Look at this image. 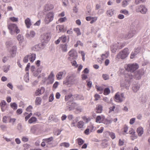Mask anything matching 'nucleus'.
Masks as SVG:
<instances>
[{
	"instance_id": "1",
	"label": "nucleus",
	"mask_w": 150,
	"mask_h": 150,
	"mask_svg": "<svg viewBox=\"0 0 150 150\" xmlns=\"http://www.w3.org/2000/svg\"><path fill=\"white\" fill-rule=\"evenodd\" d=\"M129 52L127 48H126L120 51L117 55V57L118 59H123L127 57Z\"/></svg>"
},
{
	"instance_id": "2",
	"label": "nucleus",
	"mask_w": 150,
	"mask_h": 150,
	"mask_svg": "<svg viewBox=\"0 0 150 150\" xmlns=\"http://www.w3.org/2000/svg\"><path fill=\"white\" fill-rule=\"evenodd\" d=\"M7 27L9 30L10 33L11 35L15 33L18 34L20 32L19 30L15 24L10 23L8 24Z\"/></svg>"
},
{
	"instance_id": "3",
	"label": "nucleus",
	"mask_w": 150,
	"mask_h": 150,
	"mask_svg": "<svg viewBox=\"0 0 150 150\" xmlns=\"http://www.w3.org/2000/svg\"><path fill=\"white\" fill-rule=\"evenodd\" d=\"M139 67L138 65L136 63L128 64L125 66L126 69L131 72H133Z\"/></svg>"
},
{
	"instance_id": "4",
	"label": "nucleus",
	"mask_w": 150,
	"mask_h": 150,
	"mask_svg": "<svg viewBox=\"0 0 150 150\" xmlns=\"http://www.w3.org/2000/svg\"><path fill=\"white\" fill-rule=\"evenodd\" d=\"M76 81L74 76L71 75L67 77L66 81H64L63 84L67 85L69 84H73L75 83Z\"/></svg>"
},
{
	"instance_id": "5",
	"label": "nucleus",
	"mask_w": 150,
	"mask_h": 150,
	"mask_svg": "<svg viewBox=\"0 0 150 150\" xmlns=\"http://www.w3.org/2000/svg\"><path fill=\"white\" fill-rule=\"evenodd\" d=\"M50 35L49 33H44L40 37L41 41L47 42L50 39Z\"/></svg>"
},
{
	"instance_id": "6",
	"label": "nucleus",
	"mask_w": 150,
	"mask_h": 150,
	"mask_svg": "<svg viewBox=\"0 0 150 150\" xmlns=\"http://www.w3.org/2000/svg\"><path fill=\"white\" fill-rule=\"evenodd\" d=\"M54 17L53 13L50 12L47 14L45 18V22L46 24L49 23L53 19Z\"/></svg>"
},
{
	"instance_id": "7",
	"label": "nucleus",
	"mask_w": 150,
	"mask_h": 150,
	"mask_svg": "<svg viewBox=\"0 0 150 150\" xmlns=\"http://www.w3.org/2000/svg\"><path fill=\"white\" fill-rule=\"evenodd\" d=\"M136 10L137 12H140L142 14L145 13L147 11V8L143 5H141L137 7Z\"/></svg>"
},
{
	"instance_id": "8",
	"label": "nucleus",
	"mask_w": 150,
	"mask_h": 150,
	"mask_svg": "<svg viewBox=\"0 0 150 150\" xmlns=\"http://www.w3.org/2000/svg\"><path fill=\"white\" fill-rule=\"evenodd\" d=\"M122 47V46L121 45L120 46L119 43H117L115 44L112 45L110 47V49L111 51L113 53L115 52L117 49H121Z\"/></svg>"
},
{
	"instance_id": "9",
	"label": "nucleus",
	"mask_w": 150,
	"mask_h": 150,
	"mask_svg": "<svg viewBox=\"0 0 150 150\" xmlns=\"http://www.w3.org/2000/svg\"><path fill=\"white\" fill-rule=\"evenodd\" d=\"M69 55L73 58L75 59L77 57V53L74 50H71L69 52Z\"/></svg>"
},
{
	"instance_id": "10",
	"label": "nucleus",
	"mask_w": 150,
	"mask_h": 150,
	"mask_svg": "<svg viewBox=\"0 0 150 150\" xmlns=\"http://www.w3.org/2000/svg\"><path fill=\"white\" fill-rule=\"evenodd\" d=\"M123 94L122 93L121 95V97L117 93H116L115 96V100L117 102H121L123 100Z\"/></svg>"
},
{
	"instance_id": "11",
	"label": "nucleus",
	"mask_w": 150,
	"mask_h": 150,
	"mask_svg": "<svg viewBox=\"0 0 150 150\" xmlns=\"http://www.w3.org/2000/svg\"><path fill=\"white\" fill-rule=\"evenodd\" d=\"M45 89L43 87H42L40 88L37 90L35 92V95L36 96H40L43 94L45 91Z\"/></svg>"
},
{
	"instance_id": "12",
	"label": "nucleus",
	"mask_w": 150,
	"mask_h": 150,
	"mask_svg": "<svg viewBox=\"0 0 150 150\" xmlns=\"http://www.w3.org/2000/svg\"><path fill=\"white\" fill-rule=\"evenodd\" d=\"M105 119V117L104 115H102L101 116H98L96 120V122L97 123H101L102 121H103Z\"/></svg>"
},
{
	"instance_id": "13",
	"label": "nucleus",
	"mask_w": 150,
	"mask_h": 150,
	"mask_svg": "<svg viewBox=\"0 0 150 150\" xmlns=\"http://www.w3.org/2000/svg\"><path fill=\"white\" fill-rule=\"evenodd\" d=\"M17 51V47L16 46H13L10 50V52L12 57H14L15 56Z\"/></svg>"
},
{
	"instance_id": "14",
	"label": "nucleus",
	"mask_w": 150,
	"mask_h": 150,
	"mask_svg": "<svg viewBox=\"0 0 150 150\" xmlns=\"http://www.w3.org/2000/svg\"><path fill=\"white\" fill-rule=\"evenodd\" d=\"M54 74L52 71L51 72L48 76V80L49 81V83L52 84L54 81Z\"/></svg>"
},
{
	"instance_id": "15",
	"label": "nucleus",
	"mask_w": 150,
	"mask_h": 150,
	"mask_svg": "<svg viewBox=\"0 0 150 150\" xmlns=\"http://www.w3.org/2000/svg\"><path fill=\"white\" fill-rule=\"evenodd\" d=\"M6 102L4 100L2 101L1 103V109L2 112H4L6 110Z\"/></svg>"
},
{
	"instance_id": "16",
	"label": "nucleus",
	"mask_w": 150,
	"mask_h": 150,
	"mask_svg": "<svg viewBox=\"0 0 150 150\" xmlns=\"http://www.w3.org/2000/svg\"><path fill=\"white\" fill-rule=\"evenodd\" d=\"M137 132L139 136H141L144 133L143 128L141 127H138L137 130Z\"/></svg>"
},
{
	"instance_id": "17",
	"label": "nucleus",
	"mask_w": 150,
	"mask_h": 150,
	"mask_svg": "<svg viewBox=\"0 0 150 150\" xmlns=\"http://www.w3.org/2000/svg\"><path fill=\"white\" fill-rule=\"evenodd\" d=\"M118 108H119L118 106H115V105H113L112 106H110L109 108V112L110 113L112 111H114V110H115V111H117L118 110Z\"/></svg>"
},
{
	"instance_id": "18",
	"label": "nucleus",
	"mask_w": 150,
	"mask_h": 150,
	"mask_svg": "<svg viewBox=\"0 0 150 150\" xmlns=\"http://www.w3.org/2000/svg\"><path fill=\"white\" fill-rule=\"evenodd\" d=\"M25 22L27 27L28 28H30L32 25L30 19L29 18H27L25 20Z\"/></svg>"
},
{
	"instance_id": "19",
	"label": "nucleus",
	"mask_w": 150,
	"mask_h": 150,
	"mask_svg": "<svg viewBox=\"0 0 150 150\" xmlns=\"http://www.w3.org/2000/svg\"><path fill=\"white\" fill-rule=\"evenodd\" d=\"M102 108V106L101 105H97L96 109V112L97 113H101L103 110Z\"/></svg>"
},
{
	"instance_id": "20",
	"label": "nucleus",
	"mask_w": 150,
	"mask_h": 150,
	"mask_svg": "<svg viewBox=\"0 0 150 150\" xmlns=\"http://www.w3.org/2000/svg\"><path fill=\"white\" fill-rule=\"evenodd\" d=\"M35 33L34 31H31L29 33H27L26 35V36L27 38H31L35 36Z\"/></svg>"
},
{
	"instance_id": "21",
	"label": "nucleus",
	"mask_w": 150,
	"mask_h": 150,
	"mask_svg": "<svg viewBox=\"0 0 150 150\" xmlns=\"http://www.w3.org/2000/svg\"><path fill=\"white\" fill-rule=\"evenodd\" d=\"M135 32L134 31H130L129 32L128 34L126 35L125 38L126 39H128L134 36Z\"/></svg>"
},
{
	"instance_id": "22",
	"label": "nucleus",
	"mask_w": 150,
	"mask_h": 150,
	"mask_svg": "<svg viewBox=\"0 0 150 150\" xmlns=\"http://www.w3.org/2000/svg\"><path fill=\"white\" fill-rule=\"evenodd\" d=\"M29 59L30 61L33 63L35 59L36 55L34 54H32L30 55H29Z\"/></svg>"
},
{
	"instance_id": "23",
	"label": "nucleus",
	"mask_w": 150,
	"mask_h": 150,
	"mask_svg": "<svg viewBox=\"0 0 150 150\" xmlns=\"http://www.w3.org/2000/svg\"><path fill=\"white\" fill-rule=\"evenodd\" d=\"M76 142L78 143V144L81 146L83 144L84 142V141L82 139L79 138L76 139Z\"/></svg>"
},
{
	"instance_id": "24",
	"label": "nucleus",
	"mask_w": 150,
	"mask_h": 150,
	"mask_svg": "<svg viewBox=\"0 0 150 150\" xmlns=\"http://www.w3.org/2000/svg\"><path fill=\"white\" fill-rule=\"evenodd\" d=\"M37 120V119L36 117H33L29 119L28 122L30 124H32L36 122Z\"/></svg>"
},
{
	"instance_id": "25",
	"label": "nucleus",
	"mask_w": 150,
	"mask_h": 150,
	"mask_svg": "<svg viewBox=\"0 0 150 150\" xmlns=\"http://www.w3.org/2000/svg\"><path fill=\"white\" fill-rule=\"evenodd\" d=\"M42 99L40 97H37L35 100V103L36 105H39L41 103Z\"/></svg>"
},
{
	"instance_id": "26",
	"label": "nucleus",
	"mask_w": 150,
	"mask_h": 150,
	"mask_svg": "<svg viewBox=\"0 0 150 150\" xmlns=\"http://www.w3.org/2000/svg\"><path fill=\"white\" fill-rule=\"evenodd\" d=\"M64 72L62 71L58 73L56 76L57 79L58 80H60L62 79V76Z\"/></svg>"
},
{
	"instance_id": "27",
	"label": "nucleus",
	"mask_w": 150,
	"mask_h": 150,
	"mask_svg": "<svg viewBox=\"0 0 150 150\" xmlns=\"http://www.w3.org/2000/svg\"><path fill=\"white\" fill-rule=\"evenodd\" d=\"M84 123L82 121H79L77 124V127L81 129L83 128Z\"/></svg>"
},
{
	"instance_id": "28",
	"label": "nucleus",
	"mask_w": 150,
	"mask_h": 150,
	"mask_svg": "<svg viewBox=\"0 0 150 150\" xmlns=\"http://www.w3.org/2000/svg\"><path fill=\"white\" fill-rule=\"evenodd\" d=\"M60 48L63 52L67 51V45L66 44L62 45H61Z\"/></svg>"
},
{
	"instance_id": "29",
	"label": "nucleus",
	"mask_w": 150,
	"mask_h": 150,
	"mask_svg": "<svg viewBox=\"0 0 150 150\" xmlns=\"http://www.w3.org/2000/svg\"><path fill=\"white\" fill-rule=\"evenodd\" d=\"M64 26L63 25H58L56 26V29L58 32L62 31L63 30Z\"/></svg>"
},
{
	"instance_id": "30",
	"label": "nucleus",
	"mask_w": 150,
	"mask_h": 150,
	"mask_svg": "<svg viewBox=\"0 0 150 150\" xmlns=\"http://www.w3.org/2000/svg\"><path fill=\"white\" fill-rule=\"evenodd\" d=\"M10 65H4L3 67V70L4 72L7 73L9 70Z\"/></svg>"
},
{
	"instance_id": "31",
	"label": "nucleus",
	"mask_w": 150,
	"mask_h": 150,
	"mask_svg": "<svg viewBox=\"0 0 150 150\" xmlns=\"http://www.w3.org/2000/svg\"><path fill=\"white\" fill-rule=\"evenodd\" d=\"M128 127L126 125H124L123 128L122 129V134H125L127 133V132L128 131Z\"/></svg>"
},
{
	"instance_id": "32",
	"label": "nucleus",
	"mask_w": 150,
	"mask_h": 150,
	"mask_svg": "<svg viewBox=\"0 0 150 150\" xmlns=\"http://www.w3.org/2000/svg\"><path fill=\"white\" fill-rule=\"evenodd\" d=\"M53 8V6L51 4L46 5L45 7V9L47 11L50 10Z\"/></svg>"
},
{
	"instance_id": "33",
	"label": "nucleus",
	"mask_w": 150,
	"mask_h": 150,
	"mask_svg": "<svg viewBox=\"0 0 150 150\" xmlns=\"http://www.w3.org/2000/svg\"><path fill=\"white\" fill-rule=\"evenodd\" d=\"M72 98L75 100H79L83 99V97L81 96L76 95L74 96Z\"/></svg>"
},
{
	"instance_id": "34",
	"label": "nucleus",
	"mask_w": 150,
	"mask_h": 150,
	"mask_svg": "<svg viewBox=\"0 0 150 150\" xmlns=\"http://www.w3.org/2000/svg\"><path fill=\"white\" fill-rule=\"evenodd\" d=\"M114 10L113 9H110L107 11L108 15L109 16H111L114 14Z\"/></svg>"
},
{
	"instance_id": "35",
	"label": "nucleus",
	"mask_w": 150,
	"mask_h": 150,
	"mask_svg": "<svg viewBox=\"0 0 150 150\" xmlns=\"http://www.w3.org/2000/svg\"><path fill=\"white\" fill-rule=\"evenodd\" d=\"M74 31L76 33L77 36L81 35V33L79 28H75L74 29Z\"/></svg>"
},
{
	"instance_id": "36",
	"label": "nucleus",
	"mask_w": 150,
	"mask_h": 150,
	"mask_svg": "<svg viewBox=\"0 0 150 150\" xmlns=\"http://www.w3.org/2000/svg\"><path fill=\"white\" fill-rule=\"evenodd\" d=\"M60 146H63L66 148H68L70 144L68 143L64 142L60 144Z\"/></svg>"
},
{
	"instance_id": "37",
	"label": "nucleus",
	"mask_w": 150,
	"mask_h": 150,
	"mask_svg": "<svg viewBox=\"0 0 150 150\" xmlns=\"http://www.w3.org/2000/svg\"><path fill=\"white\" fill-rule=\"evenodd\" d=\"M53 139V137H51L49 138L44 139H43V141H45L46 143H49L52 141Z\"/></svg>"
},
{
	"instance_id": "38",
	"label": "nucleus",
	"mask_w": 150,
	"mask_h": 150,
	"mask_svg": "<svg viewBox=\"0 0 150 150\" xmlns=\"http://www.w3.org/2000/svg\"><path fill=\"white\" fill-rule=\"evenodd\" d=\"M59 38H60V39L62 42L64 43L66 42L67 38V37L65 35H62L61 37H59Z\"/></svg>"
},
{
	"instance_id": "39",
	"label": "nucleus",
	"mask_w": 150,
	"mask_h": 150,
	"mask_svg": "<svg viewBox=\"0 0 150 150\" xmlns=\"http://www.w3.org/2000/svg\"><path fill=\"white\" fill-rule=\"evenodd\" d=\"M125 143V140L124 139H119L118 141V145L121 146L124 145Z\"/></svg>"
},
{
	"instance_id": "40",
	"label": "nucleus",
	"mask_w": 150,
	"mask_h": 150,
	"mask_svg": "<svg viewBox=\"0 0 150 150\" xmlns=\"http://www.w3.org/2000/svg\"><path fill=\"white\" fill-rule=\"evenodd\" d=\"M112 121V120L111 119L110 120L105 119L104 120H103V123L106 125H108L110 124Z\"/></svg>"
},
{
	"instance_id": "41",
	"label": "nucleus",
	"mask_w": 150,
	"mask_h": 150,
	"mask_svg": "<svg viewBox=\"0 0 150 150\" xmlns=\"http://www.w3.org/2000/svg\"><path fill=\"white\" fill-rule=\"evenodd\" d=\"M10 106L13 110H16L17 108V105L15 103H11Z\"/></svg>"
},
{
	"instance_id": "42",
	"label": "nucleus",
	"mask_w": 150,
	"mask_h": 150,
	"mask_svg": "<svg viewBox=\"0 0 150 150\" xmlns=\"http://www.w3.org/2000/svg\"><path fill=\"white\" fill-rule=\"evenodd\" d=\"M120 12L127 16H128L129 14L128 11L126 9L121 10L120 11Z\"/></svg>"
},
{
	"instance_id": "43",
	"label": "nucleus",
	"mask_w": 150,
	"mask_h": 150,
	"mask_svg": "<svg viewBox=\"0 0 150 150\" xmlns=\"http://www.w3.org/2000/svg\"><path fill=\"white\" fill-rule=\"evenodd\" d=\"M72 95L71 94H69L65 96V100L66 101H68L72 97Z\"/></svg>"
},
{
	"instance_id": "44",
	"label": "nucleus",
	"mask_w": 150,
	"mask_h": 150,
	"mask_svg": "<svg viewBox=\"0 0 150 150\" xmlns=\"http://www.w3.org/2000/svg\"><path fill=\"white\" fill-rule=\"evenodd\" d=\"M110 93V89L108 88H106L105 89L103 94L105 95H107Z\"/></svg>"
},
{
	"instance_id": "45",
	"label": "nucleus",
	"mask_w": 150,
	"mask_h": 150,
	"mask_svg": "<svg viewBox=\"0 0 150 150\" xmlns=\"http://www.w3.org/2000/svg\"><path fill=\"white\" fill-rule=\"evenodd\" d=\"M17 39L19 41V42H22L23 40V37L21 35H18L17 37Z\"/></svg>"
},
{
	"instance_id": "46",
	"label": "nucleus",
	"mask_w": 150,
	"mask_h": 150,
	"mask_svg": "<svg viewBox=\"0 0 150 150\" xmlns=\"http://www.w3.org/2000/svg\"><path fill=\"white\" fill-rule=\"evenodd\" d=\"M96 88L97 90V91H100V93L101 94L103 93V88L101 87H98L97 86H96Z\"/></svg>"
},
{
	"instance_id": "47",
	"label": "nucleus",
	"mask_w": 150,
	"mask_h": 150,
	"mask_svg": "<svg viewBox=\"0 0 150 150\" xmlns=\"http://www.w3.org/2000/svg\"><path fill=\"white\" fill-rule=\"evenodd\" d=\"M78 117L76 118V119L75 120H73V122H72L71 124V126L72 127H75L76 126V123L77 121H78Z\"/></svg>"
},
{
	"instance_id": "48",
	"label": "nucleus",
	"mask_w": 150,
	"mask_h": 150,
	"mask_svg": "<svg viewBox=\"0 0 150 150\" xmlns=\"http://www.w3.org/2000/svg\"><path fill=\"white\" fill-rule=\"evenodd\" d=\"M94 127L92 125H89L87 127V128L89 129L91 132H92L94 131Z\"/></svg>"
},
{
	"instance_id": "49",
	"label": "nucleus",
	"mask_w": 150,
	"mask_h": 150,
	"mask_svg": "<svg viewBox=\"0 0 150 150\" xmlns=\"http://www.w3.org/2000/svg\"><path fill=\"white\" fill-rule=\"evenodd\" d=\"M98 19V17H92V19L90 21L91 24H93Z\"/></svg>"
},
{
	"instance_id": "50",
	"label": "nucleus",
	"mask_w": 150,
	"mask_h": 150,
	"mask_svg": "<svg viewBox=\"0 0 150 150\" xmlns=\"http://www.w3.org/2000/svg\"><path fill=\"white\" fill-rule=\"evenodd\" d=\"M82 118L83 120L86 122H88L91 120V119L90 117H87L86 116H83Z\"/></svg>"
},
{
	"instance_id": "51",
	"label": "nucleus",
	"mask_w": 150,
	"mask_h": 150,
	"mask_svg": "<svg viewBox=\"0 0 150 150\" xmlns=\"http://www.w3.org/2000/svg\"><path fill=\"white\" fill-rule=\"evenodd\" d=\"M137 53L138 52H136V51H135L134 52H132L130 55V58L131 59L134 58Z\"/></svg>"
},
{
	"instance_id": "52",
	"label": "nucleus",
	"mask_w": 150,
	"mask_h": 150,
	"mask_svg": "<svg viewBox=\"0 0 150 150\" xmlns=\"http://www.w3.org/2000/svg\"><path fill=\"white\" fill-rule=\"evenodd\" d=\"M128 2L125 0L122 2V6L123 7H125L128 4Z\"/></svg>"
},
{
	"instance_id": "53",
	"label": "nucleus",
	"mask_w": 150,
	"mask_h": 150,
	"mask_svg": "<svg viewBox=\"0 0 150 150\" xmlns=\"http://www.w3.org/2000/svg\"><path fill=\"white\" fill-rule=\"evenodd\" d=\"M67 19L66 17H64L62 18H61L58 20V21L60 23H62L64 22Z\"/></svg>"
},
{
	"instance_id": "54",
	"label": "nucleus",
	"mask_w": 150,
	"mask_h": 150,
	"mask_svg": "<svg viewBox=\"0 0 150 150\" xmlns=\"http://www.w3.org/2000/svg\"><path fill=\"white\" fill-rule=\"evenodd\" d=\"M29 55L26 56L23 59V62L24 63H27L28 61Z\"/></svg>"
},
{
	"instance_id": "55",
	"label": "nucleus",
	"mask_w": 150,
	"mask_h": 150,
	"mask_svg": "<svg viewBox=\"0 0 150 150\" xmlns=\"http://www.w3.org/2000/svg\"><path fill=\"white\" fill-rule=\"evenodd\" d=\"M79 53H81V56L82 57V60L84 61L85 60V54L84 52L80 51H79Z\"/></svg>"
},
{
	"instance_id": "56",
	"label": "nucleus",
	"mask_w": 150,
	"mask_h": 150,
	"mask_svg": "<svg viewBox=\"0 0 150 150\" xmlns=\"http://www.w3.org/2000/svg\"><path fill=\"white\" fill-rule=\"evenodd\" d=\"M79 45H80L81 46H83V44L79 41H77V43L74 46L75 47H76Z\"/></svg>"
},
{
	"instance_id": "57",
	"label": "nucleus",
	"mask_w": 150,
	"mask_h": 150,
	"mask_svg": "<svg viewBox=\"0 0 150 150\" xmlns=\"http://www.w3.org/2000/svg\"><path fill=\"white\" fill-rule=\"evenodd\" d=\"M108 56V55L107 54H102L101 55V59L102 60H104V59L106 58H107Z\"/></svg>"
},
{
	"instance_id": "58",
	"label": "nucleus",
	"mask_w": 150,
	"mask_h": 150,
	"mask_svg": "<svg viewBox=\"0 0 150 150\" xmlns=\"http://www.w3.org/2000/svg\"><path fill=\"white\" fill-rule=\"evenodd\" d=\"M71 64L72 66L75 67V68H77L78 67V65L77 64L76 61H74L71 62Z\"/></svg>"
},
{
	"instance_id": "59",
	"label": "nucleus",
	"mask_w": 150,
	"mask_h": 150,
	"mask_svg": "<svg viewBox=\"0 0 150 150\" xmlns=\"http://www.w3.org/2000/svg\"><path fill=\"white\" fill-rule=\"evenodd\" d=\"M32 115V113H30L26 116L25 117V121H27Z\"/></svg>"
},
{
	"instance_id": "60",
	"label": "nucleus",
	"mask_w": 150,
	"mask_h": 150,
	"mask_svg": "<svg viewBox=\"0 0 150 150\" xmlns=\"http://www.w3.org/2000/svg\"><path fill=\"white\" fill-rule=\"evenodd\" d=\"M104 128L103 127H101L99 129L97 130V132L98 133H102L103 132V131L104 130Z\"/></svg>"
},
{
	"instance_id": "61",
	"label": "nucleus",
	"mask_w": 150,
	"mask_h": 150,
	"mask_svg": "<svg viewBox=\"0 0 150 150\" xmlns=\"http://www.w3.org/2000/svg\"><path fill=\"white\" fill-rule=\"evenodd\" d=\"M103 77L104 80H107L109 79V76L106 74H103Z\"/></svg>"
},
{
	"instance_id": "62",
	"label": "nucleus",
	"mask_w": 150,
	"mask_h": 150,
	"mask_svg": "<svg viewBox=\"0 0 150 150\" xmlns=\"http://www.w3.org/2000/svg\"><path fill=\"white\" fill-rule=\"evenodd\" d=\"M54 96L52 94H51L50 95L49 98V102H52L54 100Z\"/></svg>"
},
{
	"instance_id": "63",
	"label": "nucleus",
	"mask_w": 150,
	"mask_h": 150,
	"mask_svg": "<svg viewBox=\"0 0 150 150\" xmlns=\"http://www.w3.org/2000/svg\"><path fill=\"white\" fill-rule=\"evenodd\" d=\"M95 100H97L100 98V96L98 94H96L94 96Z\"/></svg>"
},
{
	"instance_id": "64",
	"label": "nucleus",
	"mask_w": 150,
	"mask_h": 150,
	"mask_svg": "<svg viewBox=\"0 0 150 150\" xmlns=\"http://www.w3.org/2000/svg\"><path fill=\"white\" fill-rule=\"evenodd\" d=\"M109 135L112 139H114L115 138V134L112 132L110 133Z\"/></svg>"
}]
</instances>
